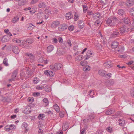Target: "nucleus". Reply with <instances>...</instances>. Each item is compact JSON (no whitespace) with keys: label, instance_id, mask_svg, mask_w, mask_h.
<instances>
[{"label":"nucleus","instance_id":"1","mask_svg":"<svg viewBox=\"0 0 134 134\" xmlns=\"http://www.w3.org/2000/svg\"><path fill=\"white\" fill-rule=\"evenodd\" d=\"M118 21L116 17H112L108 18L106 21V24L109 26L113 27Z\"/></svg>","mask_w":134,"mask_h":134},{"label":"nucleus","instance_id":"2","mask_svg":"<svg viewBox=\"0 0 134 134\" xmlns=\"http://www.w3.org/2000/svg\"><path fill=\"white\" fill-rule=\"evenodd\" d=\"M48 18L46 16L45 14L42 12H40L37 14V18L38 19L42 20L43 19H47Z\"/></svg>","mask_w":134,"mask_h":134},{"label":"nucleus","instance_id":"3","mask_svg":"<svg viewBox=\"0 0 134 134\" xmlns=\"http://www.w3.org/2000/svg\"><path fill=\"white\" fill-rule=\"evenodd\" d=\"M113 31V33L111 34V37L115 38L120 35L119 30L115 29Z\"/></svg>","mask_w":134,"mask_h":134},{"label":"nucleus","instance_id":"4","mask_svg":"<svg viewBox=\"0 0 134 134\" xmlns=\"http://www.w3.org/2000/svg\"><path fill=\"white\" fill-rule=\"evenodd\" d=\"M103 65L105 68H109L113 66V63L111 61H109L105 62L103 64Z\"/></svg>","mask_w":134,"mask_h":134},{"label":"nucleus","instance_id":"5","mask_svg":"<svg viewBox=\"0 0 134 134\" xmlns=\"http://www.w3.org/2000/svg\"><path fill=\"white\" fill-rule=\"evenodd\" d=\"M17 73L18 72L17 70H15L14 71L12 74V78L9 80V81L10 82L12 81H14L15 80V78L16 77Z\"/></svg>","mask_w":134,"mask_h":134},{"label":"nucleus","instance_id":"6","mask_svg":"<svg viewBox=\"0 0 134 134\" xmlns=\"http://www.w3.org/2000/svg\"><path fill=\"white\" fill-rule=\"evenodd\" d=\"M68 26L66 24H63L60 25L58 29L60 31H63L67 29Z\"/></svg>","mask_w":134,"mask_h":134},{"label":"nucleus","instance_id":"7","mask_svg":"<svg viewBox=\"0 0 134 134\" xmlns=\"http://www.w3.org/2000/svg\"><path fill=\"white\" fill-rule=\"evenodd\" d=\"M63 67L62 64L59 63H57L54 64L55 71H56L57 70H60Z\"/></svg>","mask_w":134,"mask_h":134},{"label":"nucleus","instance_id":"8","mask_svg":"<svg viewBox=\"0 0 134 134\" xmlns=\"http://www.w3.org/2000/svg\"><path fill=\"white\" fill-rule=\"evenodd\" d=\"M93 53L90 50H88L87 51L86 55L84 56L85 59H87L92 57Z\"/></svg>","mask_w":134,"mask_h":134},{"label":"nucleus","instance_id":"9","mask_svg":"<svg viewBox=\"0 0 134 134\" xmlns=\"http://www.w3.org/2000/svg\"><path fill=\"white\" fill-rule=\"evenodd\" d=\"M119 31L120 33V35L127 32V31L126 30V28L124 27H122L119 28Z\"/></svg>","mask_w":134,"mask_h":134},{"label":"nucleus","instance_id":"10","mask_svg":"<svg viewBox=\"0 0 134 134\" xmlns=\"http://www.w3.org/2000/svg\"><path fill=\"white\" fill-rule=\"evenodd\" d=\"M12 51L13 52L16 54H18L20 51V50L16 46H13L12 47Z\"/></svg>","mask_w":134,"mask_h":134},{"label":"nucleus","instance_id":"11","mask_svg":"<svg viewBox=\"0 0 134 134\" xmlns=\"http://www.w3.org/2000/svg\"><path fill=\"white\" fill-rule=\"evenodd\" d=\"M134 4V2L132 0H130L126 1L125 5L129 7L132 6Z\"/></svg>","mask_w":134,"mask_h":134},{"label":"nucleus","instance_id":"12","mask_svg":"<svg viewBox=\"0 0 134 134\" xmlns=\"http://www.w3.org/2000/svg\"><path fill=\"white\" fill-rule=\"evenodd\" d=\"M122 20H124V23L126 24H128L130 23L131 21V20L129 17H125Z\"/></svg>","mask_w":134,"mask_h":134},{"label":"nucleus","instance_id":"13","mask_svg":"<svg viewBox=\"0 0 134 134\" xmlns=\"http://www.w3.org/2000/svg\"><path fill=\"white\" fill-rule=\"evenodd\" d=\"M125 11L124 10L120 9L118 11V14L120 16H123L125 15Z\"/></svg>","mask_w":134,"mask_h":134},{"label":"nucleus","instance_id":"14","mask_svg":"<svg viewBox=\"0 0 134 134\" xmlns=\"http://www.w3.org/2000/svg\"><path fill=\"white\" fill-rule=\"evenodd\" d=\"M47 60L46 59L45 60L44 59H43V58L41 57H40L38 60V61L39 63H42L44 62L45 64L47 63Z\"/></svg>","mask_w":134,"mask_h":134},{"label":"nucleus","instance_id":"15","mask_svg":"<svg viewBox=\"0 0 134 134\" xmlns=\"http://www.w3.org/2000/svg\"><path fill=\"white\" fill-rule=\"evenodd\" d=\"M59 22L56 21L53 22L51 25V27L53 28H55L58 26L59 24Z\"/></svg>","mask_w":134,"mask_h":134},{"label":"nucleus","instance_id":"16","mask_svg":"<svg viewBox=\"0 0 134 134\" xmlns=\"http://www.w3.org/2000/svg\"><path fill=\"white\" fill-rule=\"evenodd\" d=\"M34 71V69H33V68L32 69L31 68H29L27 70L26 72L28 75L31 76L32 75Z\"/></svg>","mask_w":134,"mask_h":134},{"label":"nucleus","instance_id":"17","mask_svg":"<svg viewBox=\"0 0 134 134\" xmlns=\"http://www.w3.org/2000/svg\"><path fill=\"white\" fill-rule=\"evenodd\" d=\"M78 26L80 29L82 28L84 26V23L83 21L80 20L78 22Z\"/></svg>","mask_w":134,"mask_h":134},{"label":"nucleus","instance_id":"18","mask_svg":"<svg viewBox=\"0 0 134 134\" xmlns=\"http://www.w3.org/2000/svg\"><path fill=\"white\" fill-rule=\"evenodd\" d=\"M38 6L39 8H44L46 6V5L45 2H41L38 4Z\"/></svg>","mask_w":134,"mask_h":134},{"label":"nucleus","instance_id":"19","mask_svg":"<svg viewBox=\"0 0 134 134\" xmlns=\"http://www.w3.org/2000/svg\"><path fill=\"white\" fill-rule=\"evenodd\" d=\"M73 17V15L72 13L70 12L67 13L66 14V18L68 20L71 18Z\"/></svg>","mask_w":134,"mask_h":134},{"label":"nucleus","instance_id":"20","mask_svg":"<svg viewBox=\"0 0 134 134\" xmlns=\"http://www.w3.org/2000/svg\"><path fill=\"white\" fill-rule=\"evenodd\" d=\"M118 45L119 43L118 42L114 41L112 43L111 47L112 48H116L118 47Z\"/></svg>","mask_w":134,"mask_h":134},{"label":"nucleus","instance_id":"21","mask_svg":"<svg viewBox=\"0 0 134 134\" xmlns=\"http://www.w3.org/2000/svg\"><path fill=\"white\" fill-rule=\"evenodd\" d=\"M106 72L103 70H100L98 71V74L100 76H103L106 74Z\"/></svg>","mask_w":134,"mask_h":134},{"label":"nucleus","instance_id":"22","mask_svg":"<svg viewBox=\"0 0 134 134\" xmlns=\"http://www.w3.org/2000/svg\"><path fill=\"white\" fill-rule=\"evenodd\" d=\"M68 123L67 122H65L63 124V130L65 131L68 128Z\"/></svg>","mask_w":134,"mask_h":134},{"label":"nucleus","instance_id":"23","mask_svg":"<svg viewBox=\"0 0 134 134\" xmlns=\"http://www.w3.org/2000/svg\"><path fill=\"white\" fill-rule=\"evenodd\" d=\"M118 120L119 121V125L122 126H123L125 122V120L123 119H120Z\"/></svg>","mask_w":134,"mask_h":134},{"label":"nucleus","instance_id":"24","mask_svg":"<svg viewBox=\"0 0 134 134\" xmlns=\"http://www.w3.org/2000/svg\"><path fill=\"white\" fill-rule=\"evenodd\" d=\"M26 42L27 43L31 44L34 42V40L32 38H30L27 39Z\"/></svg>","mask_w":134,"mask_h":134},{"label":"nucleus","instance_id":"25","mask_svg":"<svg viewBox=\"0 0 134 134\" xmlns=\"http://www.w3.org/2000/svg\"><path fill=\"white\" fill-rule=\"evenodd\" d=\"M53 46L51 45L48 46L47 48V51L49 52H51L53 49Z\"/></svg>","mask_w":134,"mask_h":134},{"label":"nucleus","instance_id":"26","mask_svg":"<svg viewBox=\"0 0 134 134\" xmlns=\"http://www.w3.org/2000/svg\"><path fill=\"white\" fill-rule=\"evenodd\" d=\"M83 57V56L82 55H79L76 58V60L79 61L82 59Z\"/></svg>","mask_w":134,"mask_h":134},{"label":"nucleus","instance_id":"27","mask_svg":"<svg viewBox=\"0 0 134 134\" xmlns=\"http://www.w3.org/2000/svg\"><path fill=\"white\" fill-rule=\"evenodd\" d=\"M8 37L6 36H4L1 39V41L3 42H6L8 41Z\"/></svg>","mask_w":134,"mask_h":134},{"label":"nucleus","instance_id":"28","mask_svg":"<svg viewBox=\"0 0 134 134\" xmlns=\"http://www.w3.org/2000/svg\"><path fill=\"white\" fill-rule=\"evenodd\" d=\"M18 16H16L13 18L12 22L13 23H14L16 22L17 21H18Z\"/></svg>","mask_w":134,"mask_h":134},{"label":"nucleus","instance_id":"29","mask_svg":"<svg viewBox=\"0 0 134 134\" xmlns=\"http://www.w3.org/2000/svg\"><path fill=\"white\" fill-rule=\"evenodd\" d=\"M107 131L111 133L113 131L112 128L110 126H109L107 128Z\"/></svg>","mask_w":134,"mask_h":134},{"label":"nucleus","instance_id":"30","mask_svg":"<svg viewBox=\"0 0 134 134\" xmlns=\"http://www.w3.org/2000/svg\"><path fill=\"white\" fill-rule=\"evenodd\" d=\"M43 102L45 104V106H47L49 103L47 99L46 98H45L43 100Z\"/></svg>","mask_w":134,"mask_h":134},{"label":"nucleus","instance_id":"31","mask_svg":"<svg viewBox=\"0 0 134 134\" xmlns=\"http://www.w3.org/2000/svg\"><path fill=\"white\" fill-rule=\"evenodd\" d=\"M91 69V68L89 65H87L85 66L83 68V70L84 71H88Z\"/></svg>","mask_w":134,"mask_h":134},{"label":"nucleus","instance_id":"32","mask_svg":"<svg viewBox=\"0 0 134 134\" xmlns=\"http://www.w3.org/2000/svg\"><path fill=\"white\" fill-rule=\"evenodd\" d=\"M3 63L5 66H8L9 64L8 63V59L6 58H5L4 59Z\"/></svg>","mask_w":134,"mask_h":134},{"label":"nucleus","instance_id":"33","mask_svg":"<svg viewBox=\"0 0 134 134\" xmlns=\"http://www.w3.org/2000/svg\"><path fill=\"white\" fill-rule=\"evenodd\" d=\"M87 62L86 60L82 61L80 62L81 65L83 66L87 65Z\"/></svg>","mask_w":134,"mask_h":134},{"label":"nucleus","instance_id":"34","mask_svg":"<svg viewBox=\"0 0 134 134\" xmlns=\"http://www.w3.org/2000/svg\"><path fill=\"white\" fill-rule=\"evenodd\" d=\"M114 112L113 111L111 110H109L106 111L105 113L107 115H110L113 113Z\"/></svg>","mask_w":134,"mask_h":134},{"label":"nucleus","instance_id":"35","mask_svg":"<svg viewBox=\"0 0 134 134\" xmlns=\"http://www.w3.org/2000/svg\"><path fill=\"white\" fill-rule=\"evenodd\" d=\"M54 107L57 112H58L59 111V107L56 104L54 105Z\"/></svg>","mask_w":134,"mask_h":134},{"label":"nucleus","instance_id":"36","mask_svg":"<svg viewBox=\"0 0 134 134\" xmlns=\"http://www.w3.org/2000/svg\"><path fill=\"white\" fill-rule=\"evenodd\" d=\"M44 11L46 14H49L51 13V10L50 9H47V8H46Z\"/></svg>","mask_w":134,"mask_h":134},{"label":"nucleus","instance_id":"37","mask_svg":"<svg viewBox=\"0 0 134 134\" xmlns=\"http://www.w3.org/2000/svg\"><path fill=\"white\" fill-rule=\"evenodd\" d=\"M27 26L28 29L29 30H32L34 28L33 25L31 24H28L27 25Z\"/></svg>","mask_w":134,"mask_h":134},{"label":"nucleus","instance_id":"38","mask_svg":"<svg viewBox=\"0 0 134 134\" xmlns=\"http://www.w3.org/2000/svg\"><path fill=\"white\" fill-rule=\"evenodd\" d=\"M88 117V120L90 119V120H92L94 118L95 115L93 114H91L90 115H89Z\"/></svg>","mask_w":134,"mask_h":134},{"label":"nucleus","instance_id":"39","mask_svg":"<svg viewBox=\"0 0 134 134\" xmlns=\"http://www.w3.org/2000/svg\"><path fill=\"white\" fill-rule=\"evenodd\" d=\"M10 128L9 125H8L5 126L4 128V130L6 131H10Z\"/></svg>","mask_w":134,"mask_h":134},{"label":"nucleus","instance_id":"40","mask_svg":"<svg viewBox=\"0 0 134 134\" xmlns=\"http://www.w3.org/2000/svg\"><path fill=\"white\" fill-rule=\"evenodd\" d=\"M10 128V130H12L13 131L16 128V126L15 125H9Z\"/></svg>","mask_w":134,"mask_h":134},{"label":"nucleus","instance_id":"41","mask_svg":"<svg viewBox=\"0 0 134 134\" xmlns=\"http://www.w3.org/2000/svg\"><path fill=\"white\" fill-rule=\"evenodd\" d=\"M124 49V47H121V48L118 50L117 51L118 52L121 53L123 52Z\"/></svg>","mask_w":134,"mask_h":134},{"label":"nucleus","instance_id":"42","mask_svg":"<svg viewBox=\"0 0 134 134\" xmlns=\"http://www.w3.org/2000/svg\"><path fill=\"white\" fill-rule=\"evenodd\" d=\"M82 7L83 9V12L84 13H85L88 9L87 6L85 5H82Z\"/></svg>","mask_w":134,"mask_h":134},{"label":"nucleus","instance_id":"43","mask_svg":"<svg viewBox=\"0 0 134 134\" xmlns=\"http://www.w3.org/2000/svg\"><path fill=\"white\" fill-rule=\"evenodd\" d=\"M22 128H24L25 129H26L27 127L28 126V125L27 123L25 122H24L22 125Z\"/></svg>","mask_w":134,"mask_h":134},{"label":"nucleus","instance_id":"44","mask_svg":"<svg viewBox=\"0 0 134 134\" xmlns=\"http://www.w3.org/2000/svg\"><path fill=\"white\" fill-rule=\"evenodd\" d=\"M130 15H131L134 16V8H131L130 10Z\"/></svg>","mask_w":134,"mask_h":134},{"label":"nucleus","instance_id":"45","mask_svg":"<svg viewBox=\"0 0 134 134\" xmlns=\"http://www.w3.org/2000/svg\"><path fill=\"white\" fill-rule=\"evenodd\" d=\"M130 94L131 96L132 97H134V87L131 89Z\"/></svg>","mask_w":134,"mask_h":134},{"label":"nucleus","instance_id":"46","mask_svg":"<svg viewBox=\"0 0 134 134\" xmlns=\"http://www.w3.org/2000/svg\"><path fill=\"white\" fill-rule=\"evenodd\" d=\"M120 111H118L115 115L114 116H113V117L112 119H115V118H117V116H118L120 115Z\"/></svg>","mask_w":134,"mask_h":134},{"label":"nucleus","instance_id":"47","mask_svg":"<svg viewBox=\"0 0 134 134\" xmlns=\"http://www.w3.org/2000/svg\"><path fill=\"white\" fill-rule=\"evenodd\" d=\"M100 3L104 5L106 4L107 2V0H100Z\"/></svg>","mask_w":134,"mask_h":134},{"label":"nucleus","instance_id":"48","mask_svg":"<svg viewBox=\"0 0 134 134\" xmlns=\"http://www.w3.org/2000/svg\"><path fill=\"white\" fill-rule=\"evenodd\" d=\"M111 74L110 73H109L107 74H105V75H104L105 77L107 78L108 79H109L111 77Z\"/></svg>","mask_w":134,"mask_h":134},{"label":"nucleus","instance_id":"49","mask_svg":"<svg viewBox=\"0 0 134 134\" xmlns=\"http://www.w3.org/2000/svg\"><path fill=\"white\" fill-rule=\"evenodd\" d=\"M74 27L73 25H71L68 27V29L70 31H71L74 30Z\"/></svg>","mask_w":134,"mask_h":134},{"label":"nucleus","instance_id":"50","mask_svg":"<svg viewBox=\"0 0 134 134\" xmlns=\"http://www.w3.org/2000/svg\"><path fill=\"white\" fill-rule=\"evenodd\" d=\"M93 17H94L95 16H96L98 18H99V17L100 16V15L99 13H96L94 14L93 15Z\"/></svg>","mask_w":134,"mask_h":134},{"label":"nucleus","instance_id":"51","mask_svg":"<svg viewBox=\"0 0 134 134\" xmlns=\"http://www.w3.org/2000/svg\"><path fill=\"white\" fill-rule=\"evenodd\" d=\"M44 88V87L43 86H38L36 87V89L38 90H41L43 89Z\"/></svg>","mask_w":134,"mask_h":134},{"label":"nucleus","instance_id":"52","mask_svg":"<svg viewBox=\"0 0 134 134\" xmlns=\"http://www.w3.org/2000/svg\"><path fill=\"white\" fill-rule=\"evenodd\" d=\"M66 59L68 60H70L72 58V57L70 55H68L66 56Z\"/></svg>","mask_w":134,"mask_h":134},{"label":"nucleus","instance_id":"53","mask_svg":"<svg viewBox=\"0 0 134 134\" xmlns=\"http://www.w3.org/2000/svg\"><path fill=\"white\" fill-rule=\"evenodd\" d=\"M45 90L47 92H49L51 90L50 88L49 87L47 86L45 87Z\"/></svg>","mask_w":134,"mask_h":134},{"label":"nucleus","instance_id":"54","mask_svg":"<svg viewBox=\"0 0 134 134\" xmlns=\"http://www.w3.org/2000/svg\"><path fill=\"white\" fill-rule=\"evenodd\" d=\"M33 96L37 97L40 95V93L39 92L34 93H33Z\"/></svg>","mask_w":134,"mask_h":134},{"label":"nucleus","instance_id":"55","mask_svg":"<svg viewBox=\"0 0 134 134\" xmlns=\"http://www.w3.org/2000/svg\"><path fill=\"white\" fill-rule=\"evenodd\" d=\"M100 23V21L97 20L94 22V24L96 26H98Z\"/></svg>","mask_w":134,"mask_h":134},{"label":"nucleus","instance_id":"56","mask_svg":"<svg viewBox=\"0 0 134 134\" xmlns=\"http://www.w3.org/2000/svg\"><path fill=\"white\" fill-rule=\"evenodd\" d=\"M59 42L60 43H62L63 42V39L61 37H59L58 38Z\"/></svg>","mask_w":134,"mask_h":134},{"label":"nucleus","instance_id":"57","mask_svg":"<svg viewBox=\"0 0 134 134\" xmlns=\"http://www.w3.org/2000/svg\"><path fill=\"white\" fill-rule=\"evenodd\" d=\"M39 0H32L31 2L30 3L31 4H33L37 2H38Z\"/></svg>","mask_w":134,"mask_h":134},{"label":"nucleus","instance_id":"58","mask_svg":"<svg viewBox=\"0 0 134 134\" xmlns=\"http://www.w3.org/2000/svg\"><path fill=\"white\" fill-rule=\"evenodd\" d=\"M52 40V42L54 43H57V40L55 38H53Z\"/></svg>","mask_w":134,"mask_h":134},{"label":"nucleus","instance_id":"59","mask_svg":"<svg viewBox=\"0 0 134 134\" xmlns=\"http://www.w3.org/2000/svg\"><path fill=\"white\" fill-rule=\"evenodd\" d=\"M67 43L68 44V45L71 47V43L70 40H68L67 41Z\"/></svg>","mask_w":134,"mask_h":134},{"label":"nucleus","instance_id":"60","mask_svg":"<svg viewBox=\"0 0 134 134\" xmlns=\"http://www.w3.org/2000/svg\"><path fill=\"white\" fill-rule=\"evenodd\" d=\"M133 23L131 25H132L133 26V27H132L130 29L132 31L134 30V18H133Z\"/></svg>","mask_w":134,"mask_h":134},{"label":"nucleus","instance_id":"61","mask_svg":"<svg viewBox=\"0 0 134 134\" xmlns=\"http://www.w3.org/2000/svg\"><path fill=\"white\" fill-rule=\"evenodd\" d=\"M59 116L62 118L64 116V114L62 112H60L59 114Z\"/></svg>","mask_w":134,"mask_h":134},{"label":"nucleus","instance_id":"62","mask_svg":"<svg viewBox=\"0 0 134 134\" xmlns=\"http://www.w3.org/2000/svg\"><path fill=\"white\" fill-rule=\"evenodd\" d=\"M30 13L32 14H34L35 12H36V10H35L33 9L31 10H30Z\"/></svg>","mask_w":134,"mask_h":134},{"label":"nucleus","instance_id":"63","mask_svg":"<svg viewBox=\"0 0 134 134\" xmlns=\"http://www.w3.org/2000/svg\"><path fill=\"white\" fill-rule=\"evenodd\" d=\"M86 131L85 129H82L81 131V134H84V132Z\"/></svg>","mask_w":134,"mask_h":134},{"label":"nucleus","instance_id":"64","mask_svg":"<svg viewBox=\"0 0 134 134\" xmlns=\"http://www.w3.org/2000/svg\"><path fill=\"white\" fill-rule=\"evenodd\" d=\"M48 72H49V71H45L44 72V73L45 74L47 75L48 76H49V75H50L49 74Z\"/></svg>","mask_w":134,"mask_h":134}]
</instances>
